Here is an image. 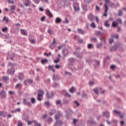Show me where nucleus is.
<instances>
[{
	"label": "nucleus",
	"mask_w": 126,
	"mask_h": 126,
	"mask_svg": "<svg viewBox=\"0 0 126 126\" xmlns=\"http://www.w3.org/2000/svg\"><path fill=\"white\" fill-rule=\"evenodd\" d=\"M117 22H118V23H122V20H121V19H118L117 20Z\"/></svg>",
	"instance_id": "49530a36"
},
{
	"label": "nucleus",
	"mask_w": 126,
	"mask_h": 126,
	"mask_svg": "<svg viewBox=\"0 0 126 126\" xmlns=\"http://www.w3.org/2000/svg\"><path fill=\"white\" fill-rule=\"evenodd\" d=\"M95 20H96V22H97V23L99 22V19H98V17H95Z\"/></svg>",
	"instance_id": "864d4df0"
},
{
	"label": "nucleus",
	"mask_w": 126,
	"mask_h": 126,
	"mask_svg": "<svg viewBox=\"0 0 126 126\" xmlns=\"http://www.w3.org/2000/svg\"><path fill=\"white\" fill-rule=\"evenodd\" d=\"M8 3H14V1H13V0H8Z\"/></svg>",
	"instance_id": "79ce46f5"
},
{
	"label": "nucleus",
	"mask_w": 126,
	"mask_h": 126,
	"mask_svg": "<svg viewBox=\"0 0 126 126\" xmlns=\"http://www.w3.org/2000/svg\"><path fill=\"white\" fill-rule=\"evenodd\" d=\"M9 94H14V93L13 92L9 91Z\"/></svg>",
	"instance_id": "0e129e2a"
},
{
	"label": "nucleus",
	"mask_w": 126,
	"mask_h": 126,
	"mask_svg": "<svg viewBox=\"0 0 126 126\" xmlns=\"http://www.w3.org/2000/svg\"><path fill=\"white\" fill-rule=\"evenodd\" d=\"M56 23H60V22H62V20L60 19V18H57L56 19Z\"/></svg>",
	"instance_id": "2eb2a0df"
},
{
	"label": "nucleus",
	"mask_w": 126,
	"mask_h": 126,
	"mask_svg": "<svg viewBox=\"0 0 126 126\" xmlns=\"http://www.w3.org/2000/svg\"><path fill=\"white\" fill-rule=\"evenodd\" d=\"M110 68H111V69H114V68H115V65H111L110 66Z\"/></svg>",
	"instance_id": "052dcab7"
},
{
	"label": "nucleus",
	"mask_w": 126,
	"mask_h": 126,
	"mask_svg": "<svg viewBox=\"0 0 126 126\" xmlns=\"http://www.w3.org/2000/svg\"><path fill=\"white\" fill-rule=\"evenodd\" d=\"M39 10H40V11H44V9H43V8H42V7H40Z\"/></svg>",
	"instance_id": "13d9d810"
},
{
	"label": "nucleus",
	"mask_w": 126,
	"mask_h": 126,
	"mask_svg": "<svg viewBox=\"0 0 126 126\" xmlns=\"http://www.w3.org/2000/svg\"><path fill=\"white\" fill-rule=\"evenodd\" d=\"M46 13L47 14V15H48V16H49V17H53V14H52V13H51V12L50 11V10L48 9H47L46 10Z\"/></svg>",
	"instance_id": "39448f33"
},
{
	"label": "nucleus",
	"mask_w": 126,
	"mask_h": 126,
	"mask_svg": "<svg viewBox=\"0 0 126 126\" xmlns=\"http://www.w3.org/2000/svg\"><path fill=\"white\" fill-rule=\"evenodd\" d=\"M30 42L32 44H35V40L34 39H31Z\"/></svg>",
	"instance_id": "4c0bfd02"
},
{
	"label": "nucleus",
	"mask_w": 126,
	"mask_h": 126,
	"mask_svg": "<svg viewBox=\"0 0 126 126\" xmlns=\"http://www.w3.org/2000/svg\"><path fill=\"white\" fill-rule=\"evenodd\" d=\"M113 112L115 113V114H116V115H118V116H119L121 119L124 118V114H121V112L118 111L117 110H114Z\"/></svg>",
	"instance_id": "20e7f679"
},
{
	"label": "nucleus",
	"mask_w": 126,
	"mask_h": 126,
	"mask_svg": "<svg viewBox=\"0 0 126 126\" xmlns=\"http://www.w3.org/2000/svg\"><path fill=\"white\" fill-rule=\"evenodd\" d=\"M117 25H118V24H115V22H113V23H112V26H113V27H116V26H117Z\"/></svg>",
	"instance_id": "a18cd8bd"
},
{
	"label": "nucleus",
	"mask_w": 126,
	"mask_h": 126,
	"mask_svg": "<svg viewBox=\"0 0 126 126\" xmlns=\"http://www.w3.org/2000/svg\"><path fill=\"white\" fill-rule=\"evenodd\" d=\"M0 115L4 117V112L2 111L0 112Z\"/></svg>",
	"instance_id": "ea45409f"
},
{
	"label": "nucleus",
	"mask_w": 126,
	"mask_h": 126,
	"mask_svg": "<svg viewBox=\"0 0 126 126\" xmlns=\"http://www.w3.org/2000/svg\"><path fill=\"white\" fill-rule=\"evenodd\" d=\"M56 39L54 38L53 39V41L52 43V44L50 45V48L51 49H53V47H55L54 45H56Z\"/></svg>",
	"instance_id": "9d476101"
},
{
	"label": "nucleus",
	"mask_w": 126,
	"mask_h": 126,
	"mask_svg": "<svg viewBox=\"0 0 126 126\" xmlns=\"http://www.w3.org/2000/svg\"><path fill=\"white\" fill-rule=\"evenodd\" d=\"M74 8L75 11H78L79 10V7L78 6V3H76L74 5Z\"/></svg>",
	"instance_id": "423d86ee"
},
{
	"label": "nucleus",
	"mask_w": 126,
	"mask_h": 126,
	"mask_svg": "<svg viewBox=\"0 0 126 126\" xmlns=\"http://www.w3.org/2000/svg\"><path fill=\"white\" fill-rule=\"evenodd\" d=\"M61 66L59 65H56L55 67L56 68H59V67H60Z\"/></svg>",
	"instance_id": "e2e57ef3"
},
{
	"label": "nucleus",
	"mask_w": 126,
	"mask_h": 126,
	"mask_svg": "<svg viewBox=\"0 0 126 126\" xmlns=\"http://www.w3.org/2000/svg\"><path fill=\"white\" fill-rule=\"evenodd\" d=\"M112 42H114V39H110L109 40L110 44H112Z\"/></svg>",
	"instance_id": "5fc2aeb1"
},
{
	"label": "nucleus",
	"mask_w": 126,
	"mask_h": 126,
	"mask_svg": "<svg viewBox=\"0 0 126 126\" xmlns=\"http://www.w3.org/2000/svg\"><path fill=\"white\" fill-rule=\"evenodd\" d=\"M88 49H91L92 48V44H89L88 45Z\"/></svg>",
	"instance_id": "a19ab883"
},
{
	"label": "nucleus",
	"mask_w": 126,
	"mask_h": 126,
	"mask_svg": "<svg viewBox=\"0 0 126 126\" xmlns=\"http://www.w3.org/2000/svg\"><path fill=\"white\" fill-rule=\"evenodd\" d=\"M64 96H66L67 97H70V94H67L66 92H65L64 94H63Z\"/></svg>",
	"instance_id": "473e14b6"
},
{
	"label": "nucleus",
	"mask_w": 126,
	"mask_h": 126,
	"mask_svg": "<svg viewBox=\"0 0 126 126\" xmlns=\"http://www.w3.org/2000/svg\"><path fill=\"white\" fill-rule=\"evenodd\" d=\"M16 112H20V108H17L15 109V111H12V113H15Z\"/></svg>",
	"instance_id": "c756f323"
},
{
	"label": "nucleus",
	"mask_w": 126,
	"mask_h": 126,
	"mask_svg": "<svg viewBox=\"0 0 126 126\" xmlns=\"http://www.w3.org/2000/svg\"><path fill=\"white\" fill-rule=\"evenodd\" d=\"M7 27H5L2 29V32H6V31H7Z\"/></svg>",
	"instance_id": "bb28decb"
},
{
	"label": "nucleus",
	"mask_w": 126,
	"mask_h": 126,
	"mask_svg": "<svg viewBox=\"0 0 126 126\" xmlns=\"http://www.w3.org/2000/svg\"><path fill=\"white\" fill-rule=\"evenodd\" d=\"M61 116V114H58L55 116V119L57 120L56 125H59V126H62L63 125V123L62 122L60 121H58V119H59V117H60Z\"/></svg>",
	"instance_id": "f03ea898"
},
{
	"label": "nucleus",
	"mask_w": 126,
	"mask_h": 126,
	"mask_svg": "<svg viewBox=\"0 0 126 126\" xmlns=\"http://www.w3.org/2000/svg\"><path fill=\"white\" fill-rule=\"evenodd\" d=\"M48 32L50 34H53V33H54V32L53 31V30H51V29H49L48 30Z\"/></svg>",
	"instance_id": "cd10ccee"
},
{
	"label": "nucleus",
	"mask_w": 126,
	"mask_h": 126,
	"mask_svg": "<svg viewBox=\"0 0 126 126\" xmlns=\"http://www.w3.org/2000/svg\"><path fill=\"white\" fill-rule=\"evenodd\" d=\"M24 105H28V106H30V103H27L26 102V99H24Z\"/></svg>",
	"instance_id": "a878e982"
},
{
	"label": "nucleus",
	"mask_w": 126,
	"mask_h": 126,
	"mask_svg": "<svg viewBox=\"0 0 126 126\" xmlns=\"http://www.w3.org/2000/svg\"><path fill=\"white\" fill-rule=\"evenodd\" d=\"M94 91L95 94H98V89L96 88L95 89H94Z\"/></svg>",
	"instance_id": "72a5a7b5"
},
{
	"label": "nucleus",
	"mask_w": 126,
	"mask_h": 126,
	"mask_svg": "<svg viewBox=\"0 0 126 126\" xmlns=\"http://www.w3.org/2000/svg\"><path fill=\"white\" fill-rule=\"evenodd\" d=\"M45 18H46V17L45 16L41 17V21H44V19H45Z\"/></svg>",
	"instance_id": "3c124183"
},
{
	"label": "nucleus",
	"mask_w": 126,
	"mask_h": 126,
	"mask_svg": "<svg viewBox=\"0 0 126 126\" xmlns=\"http://www.w3.org/2000/svg\"><path fill=\"white\" fill-rule=\"evenodd\" d=\"M60 62V59H57V60L54 61V63H59Z\"/></svg>",
	"instance_id": "37998d69"
},
{
	"label": "nucleus",
	"mask_w": 126,
	"mask_h": 126,
	"mask_svg": "<svg viewBox=\"0 0 126 126\" xmlns=\"http://www.w3.org/2000/svg\"><path fill=\"white\" fill-rule=\"evenodd\" d=\"M3 19V20H5L6 22L8 21V20L5 17H4Z\"/></svg>",
	"instance_id": "4d7b16f0"
},
{
	"label": "nucleus",
	"mask_w": 126,
	"mask_h": 126,
	"mask_svg": "<svg viewBox=\"0 0 126 126\" xmlns=\"http://www.w3.org/2000/svg\"><path fill=\"white\" fill-rule=\"evenodd\" d=\"M34 123V121H28V125L29 126L30 125H31V124Z\"/></svg>",
	"instance_id": "58836bf2"
},
{
	"label": "nucleus",
	"mask_w": 126,
	"mask_h": 126,
	"mask_svg": "<svg viewBox=\"0 0 126 126\" xmlns=\"http://www.w3.org/2000/svg\"><path fill=\"white\" fill-rule=\"evenodd\" d=\"M74 104H76L77 106H79V103L77 102V101H74Z\"/></svg>",
	"instance_id": "8fccbe9b"
},
{
	"label": "nucleus",
	"mask_w": 126,
	"mask_h": 126,
	"mask_svg": "<svg viewBox=\"0 0 126 126\" xmlns=\"http://www.w3.org/2000/svg\"><path fill=\"white\" fill-rule=\"evenodd\" d=\"M48 68L50 70H52V71H53V72H55V69H54V68H53V66L49 65V67H48Z\"/></svg>",
	"instance_id": "412c9836"
},
{
	"label": "nucleus",
	"mask_w": 126,
	"mask_h": 126,
	"mask_svg": "<svg viewBox=\"0 0 126 126\" xmlns=\"http://www.w3.org/2000/svg\"><path fill=\"white\" fill-rule=\"evenodd\" d=\"M0 96L1 98H5L6 97V94L4 92V91L2 90L0 92Z\"/></svg>",
	"instance_id": "7ed1b4c3"
},
{
	"label": "nucleus",
	"mask_w": 126,
	"mask_h": 126,
	"mask_svg": "<svg viewBox=\"0 0 126 126\" xmlns=\"http://www.w3.org/2000/svg\"><path fill=\"white\" fill-rule=\"evenodd\" d=\"M35 3H39V0H33Z\"/></svg>",
	"instance_id": "6e6d98bb"
},
{
	"label": "nucleus",
	"mask_w": 126,
	"mask_h": 126,
	"mask_svg": "<svg viewBox=\"0 0 126 126\" xmlns=\"http://www.w3.org/2000/svg\"><path fill=\"white\" fill-rule=\"evenodd\" d=\"M89 19H90L92 21L93 20L94 17H93V15L92 14H90L88 16Z\"/></svg>",
	"instance_id": "f8f14e48"
},
{
	"label": "nucleus",
	"mask_w": 126,
	"mask_h": 126,
	"mask_svg": "<svg viewBox=\"0 0 126 126\" xmlns=\"http://www.w3.org/2000/svg\"><path fill=\"white\" fill-rule=\"evenodd\" d=\"M62 102H61V100H58L57 101H56V104L57 105H61Z\"/></svg>",
	"instance_id": "2f4dec72"
},
{
	"label": "nucleus",
	"mask_w": 126,
	"mask_h": 126,
	"mask_svg": "<svg viewBox=\"0 0 126 126\" xmlns=\"http://www.w3.org/2000/svg\"><path fill=\"white\" fill-rule=\"evenodd\" d=\"M112 38H116V39H118V38H119V35L118 34L112 35Z\"/></svg>",
	"instance_id": "c85d7f7f"
},
{
	"label": "nucleus",
	"mask_w": 126,
	"mask_h": 126,
	"mask_svg": "<svg viewBox=\"0 0 126 126\" xmlns=\"http://www.w3.org/2000/svg\"><path fill=\"white\" fill-rule=\"evenodd\" d=\"M78 32H79V33H81V34H83V31L81 29H78Z\"/></svg>",
	"instance_id": "f704fd0d"
},
{
	"label": "nucleus",
	"mask_w": 126,
	"mask_h": 126,
	"mask_svg": "<svg viewBox=\"0 0 126 126\" xmlns=\"http://www.w3.org/2000/svg\"><path fill=\"white\" fill-rule=\"evenodd\" d=\"M8 72L10 73V74H13V73H14V70L11 71V70L9 69L8 70Z\"/></svg>",
	"instance_id": "5701e85b"
},
{
	"label": "nucleus",
	"mask_w": 126,
	"mask_h": 126,
	"mask_svg": "<svg viewBox=\"0 0 126 126\" xmlns=\"http://www.w3.org/2000/svg\"><path fill=\"white\" fill-rule=\"evenodd\" d=\"M76 122H77V120H76V119H74V120H73V123H74V124H75V123H76Z\"/></svg>",
	"instance_id": "69168bd1"
},
{
	"label": "nucleus",
	"mask_w": 126,
	"mask_h": 126,
	"mask_svg": "<svg viewBox=\"0 0 126 126\" xmlns=\"http://www.w3.org/2000/svg\"><path fill=\"white\" fill-rule=\"evenodd\" d=\"M16 88H21V84H18L16 86Z\"/></svg>",
	"instance_id": "c9c22d12"
},
{
	"label": "nucleus",
	"mask_w": 126,
	"mask_h": 126,
	"mask_svg": "<svg viewBox=\"0 0 126 126\" xmlns=\"http://www.w3.org/2000/svg\"><path fill=\"white\" fill-rule=\"evenodd\" d=\"M45 105H47V106H50V105H51V104H50V102H49L48 101L45 102Z\"/></svg>",
	"instance_id": "c03bdc74"
},
{
	"label": "nucleus",
	"mask_w": 126,
	"mask_h": 126,
	"mask_svg": "<svg viewBox=\"0 0 126 126\" xmlns=\"http://www.w3.org/2000/svg\"><path fill=\"white\" fill-rule=\"evenodd\" d=\"M25 5L26 6H30V4H31V2L29 0H25Z\"/></svg>",
	"instance_id": "1a4fd4ad"
},
{
	"label": "nucleus",
	"mask_w": 126,
	"mask_h": 126,
	"mask_svg": "<svg viewBox=\"0 0 126 126\" xmlns=\"http://www.w3.org/2000/svg\"><path fill=\"white\" fill-rule=\"evenodd\" d=\"M32 82H33V81H32V80L31 79H28L27 80H26L24 82V83L26 85H27L28 83H29V84H31V83H32Z\"/></svg>",
	"instance_id": "6e6552de"
},
{
	"label": "nucleus",
	"mask_w": 126,
	"mask_h": 126,
	"mask_svg": "<svg viewBox=\"0 0 126 126\" xmlns=\"http://www.w3.org/2000/svg\"><path fill=\"white\" fill-rule=\"evenodd\" d=\"M34 126H41V124L37 123L35 121H33Z\"/></svg>",
	"instance_id": "a211bd4d"
},
{
	"label": "nucleus",
	"mask_w": 126,
	"mask_h": 126,
	"mask_svg": "<svg viewBox=\"0 0 126 126\" xmlns=\"http://www.w3.org/2000/svg\"><path fill=\"white\" fill-rule=\"evenodd\" d=\"M18 78H19V79H20V80H22V79H23V74L21 73H20Z\"/></svg>",
	"instance_id": "4468645a"
},
{
	"label": "nucleus",
	"mask_w": 126,
	"mask_h": 126,
	"mask_svg": "<svg viewBox=\"0 0 126 126\" xmlns=\"http://www.w3.org/2000/svg\"><path fill=\"white\" fill-rule=\"evenodd\" d=\"M45 63H48V60L47 59H44L41 60V63L44 64Z\"/></svg>",
	"instance_id": "4be33fe9"
},
{
	"label": "nucleus",
	"mask_w": 126,
	"mask_h": 126,
	"mask_svg": "<svg viewBox=\"0 0 126 126\" xmlns=\"http://www.w3.org/2000/svg\"><path fill=\"white\" fill-rule=\"evenodd\" d=\"M90 85H93L94 84V82L93 81H91L89 82Z\"/></svg>",
	"instance_id": "09e8293b"
},
{
	"label": "nucleus",
	"mask_w": 126,
	"mask_h": 126,
	"mask_svg": "<svg viewBox=\"0 0 126 126\" xmlns=\"http://www.w3.org/2000/svg\"><path fill=\"white\" fill-rule=\"evenodd\" d=\"M103 115L104 116H105L106 117H107V118H108L109 114V112L105 111L103 112Z\"/></svg>",
	"instance_id": "6ab92c4d"
},
{
	"label": "nucleus",
	"mask_w": 126,
	"mask_h": 126,
	"mask_svg": "<svg viewBox=\"0 0 126 126\" xmlns=\"http://www.w3.org/2000/svg\"><path fill=\"white\" fill-rule=\"evenodd\" d=\"M38 94L37 95V99L38 101H42V97L43 95H44V91L42 90H40L38 91Z\"/></svg>",
	"instance_id": "f257e3e1"
},
{
	"label": "nucleus",
	"mask_w": 126,
	"mask_h": 126,
	"mask_svg": "<svg viewBox=\"0 0 126 126\" xmlns=\"http://www.w3.org/2000/svg\"><path fill=\"white\" fill-rule=\"evenodd\" d=\"M46 96H47V98H48V99H50V98H52V97H53V93H51L49 94L48 93H47Z\"/></svg>",
	"instance_id": "9b49d317"
},
{
	"label": "nucleus",
	"mask_w": 126,
	"mask_h": 126,
	"mask_svg": "<svg viewBox=\"0 0 126 126\" xmlns=\"http://www.w3.org/2000/svg\"><path fill=\"white\" fill-rule=\"evenodd\" d=\"M69 91L70 93H73V92H75V89L74 88L72 87L70 90Z\"/></svg>",
	"instance_id": "f3484780"
},
{
	"label": "nucleus",
	"mask_w": 126,
	"mask_h": 126,
	"mask_svg": "<svg viewBox=\"0 0 126 126\" xmlns=\"http://www.w3.org/2000/svg\"><path fill=\"white\" fill-rule=\"evenodd\" d=\"M100 34H101V32H96V35H100Z\"/></svg>",
	"instance_id": "774afa93"
},
{
	"label": "nucleus",
	"mask_w": 126,
	"mask_h": 126,
	"mask_svg": "<svg viewBox=\"0 0 126 126\" xmlns=\"http://www.w3.org/2000/svg\"><path fill=\"white\" fill-rule=\"evenodd\" d=\"M8 65H9V66H13V64L10 63H8Z\"/></svg>",
	"instance_id": "bf43d9fd"
},
{
	"label": "nucleus",
	"mask_w": 126,
	"mask_h": 126,
	"mask_svg": "<svg viewBox=\"0 0 126 126\" xmlns=\"http://www.w3.org/2000/svg\"><path fill=\"white\" fill-rule=\"evenodd\" d=\"M105 9L104 10V13L103 14V16H107V11H108V6L107 4L104 5Z\"/></svg>",
	"instance_id": "0eeeda50"
},
{
	"label": "nucleus",
	"mask_w": 126,
	"mask_h": 126,
	"mask_svg": "<svg viewBox=\"0 0 126 126\" xmlns=\"http://www.w3.org/2000/svg\"><path fill=\"white\" fill-rule=\"evenodd\" d=\"M18 126H23L22 123H21V122H19Z\"/></svg>",
	"instance_id": "603ef678"
},
{
	"label": "nucleus",
	"mask_w": 126,
	"mask_h": 126,
	"mask_svg": "<svg viewBox=\"0 0 126 126\" xmlns=\"http://www.w3.org/2000/svg\"><path fill=\"white\" fill-rule=\"evenodd\" d=\"M2 79L4 81H7V80H8V77H7L6 76H3V77H2Z\"/></svg>",
	"instance_id": "b1692460"
},
{
	"label": "nucleus",
	"mask_w": 126,
	"mask_h": 126,
	"mask_svg": "<svg viewBox=\"0 0 126 126\" xmlns=\"http://www.w3.org/2000/svg\"><path fill=\"white\" fill-rule=\"evenodd\" d=\"M92 41H94L95 42H96V40L95 39V38H92Z\"/></svg>",
	"instance_id": "338daca9"
},
{
	"label": "nucleus",
	"mask_w": 126,
	"mask_h": 126,
	"mask_svg": "<svg viewBox=\"0 0 126 126\" xmlns=\"http://www.w3.org/2000/svg\"><path fill=\"white\" fill-rule=\"evenodd\" d=\"M31 102H32V104H34V103H35V98H32L31 99Z\"/></svg>",
	"instance_id": "e433bc0d"
},
{
	"label": "nucleus",
	"mask_w": 126,
	"mask_h": 126,
	"mask_svg": "<svg viewBox=\"0 0 126 126\" xmlns=\"http://www.w3.org/2000/svg\"><path fill=\"white\" fill-rule=\"evenodd\" d=\"M55 113H56V110L55 109H53L52 110L51 112L50 113V116H52L54 115V114H55Z\"/></svg>",
	"instance_id": "393cba45"
},
{
	"label": "nucleus",
	"mask_w": 126,
	"mask_h": 126,
	"mask_svg": "<svg viewBox=\"0 0 126 126\" xmlns=\"http://www.w3.org/2000/svg\"><path fill=\"white\" fill-rule=\"evenodd\" d=\"M122 14H123V12H122V11L120 10V11H119L118 15L120 16V15H121Z\"/></svg>",
	"instance_id": "de8ad7c7"
},
{
	"label": "nucleus",
	"mask_w": 126,
	"mask_h": 126,
	"mask_svg": "<svg viewBox=\"0 0 126 126\" xmlns=\"http://www.w3.org/2000/svg\"><path fill=\"white\" fill-rule=\"evenodd\" d=\"M46 118H47V115H46V114H44V115L43 116V119H46Z\"/></svg>",
	"instance_id": "680f3d73"
},
{
	"label": "nucleus",
	"mask_w": 126,
	"mask_h": 126,
	"mask_svg": "<svg viewBox=\"0 0 126 126\" xmlns=\"http://www.w3.org/2000/svg\"><path fill=\"white\" fill-rule=\"evenodd\" d=\"M21 32L23 35H25V36L27 35V32H26V31L24 30H21Z\"/></svg>",
	"instance_id": "ddd939ff"
},
{
	"label": "nucleus",
	"mask_w": 126,
	"mask_h": 126,
	"mask_svg": "<svg viewBox=\"0 0 126 126\" xmlns=\"http://www.w3.org/2000/svg\"><path fill=\"white\" fill-rule=\"evenodd\" d=\"M104 25L106 27H109V26H110V24L108 23V21H106L104 23Z\"/></svg>",
	"instance_id": "aec40b11"
},
{
	"label": "nucleus",
	"mask_w": 126,
	"mask_h": 126,
	"mask_svg": "<svg viewBox=\"0 0 126 126\" xmlns=\"http://www.w3.org/2000/svg\"><path fill=\"white\" fill-rule=\"evenodd\" d=\"M11 10H15V8H16V6L13 5L10 6V7Z\"/></svg>",
	"instance_id": "dca6fc26"
},
{
	"label": "nucleus",
	"mask_w": 126,
	"mask_h": 126,
	"mask_svg": "<svg viewBox=\"0 0 126 126\" xmlns=\"http://www.w3.org/2000/svg\"><path fill=\"white\" fill-rule=\"evenodd\" d=\"M91 27H92V28H96V25L94 23H92V24L91 25Z\"/></svg>",
	"instance_id": "7c9ffc66"
}]
</instances>
